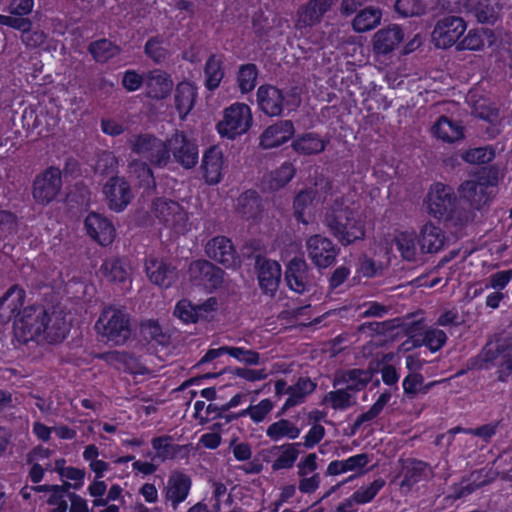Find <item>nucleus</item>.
<instances>
[{
  "instance_id": "de8ad7c7",
  "label": "nucleus",
  "mask_w": 512,
  "mask_h": 512,
  "mask_svg": "<svg viewBox=\"0 0 512 512\" xmlns=\"http://www.w3.org/2000/svg\"><path fill=\"white\" fill-rule=\"evenodd\" d=\"M267 436L272 440H278L281 437H288L289 439H295L300 434V429L296 427L289 420L281 419L277 422L272 423L266 431Z\"/></svg>"
},
{
  "instance_id": "f3484780",
  "label": "nucleus",
  "mask_w": 512,
  "mask_h": 512,
  "mask_svg": "<svg viewBox=\"0 0 512 512\" xmlns=\"http://www.w3.org/2000/svg\"><path fill=\"white\" fill-rule=\"evenodd\" d=\"M206 255L226 268L234 267L237 253L232 241L225 236H217L209 240L205 246Z\"/></svg>"
},
{
  "instance_id": "4d7b16f0",
  "label": "nucleus",
  "mask_w": 512,
  "mask_h": 512,
  "mask_svg": "<svg viewBox=\"0 0 512 512\" xmlns=\"http://www.w3.org/2000/svg\"><path fill=\"white\" fill-rule=\"evenodd\" d=\"M500 170L495 165H490L487 167L481 168V170L476 175V180L473 182L486 186L491 191L496 192V187L499 182Z\"/></svg>"
},
{
  "instance_id": "473e14b6",
  "label": "nucleus",
  "mask_w": 512,
  "mask_h": 512,
  "mask_svg": "<svg viewBox=\"0 0 512 512\" xmlns=\"http://www.w3.org/2000/svg\"><path fill=\"white\" fill-rule=\"evenodd\" d=\"M382 10L375 6H367L360 9L351 22L353 30L364 33L373 30L380 25Z\"/></svg>"
},
{
  "instance_id": "cd10ccee",
  "label": "nucleus",
  "mask_w": 512,
  "mask_h": 512,
  "mask_svg": "<svg viewBox=\"0 0 512 512\" xmlns=\"http://www.w3.org/2000/svg\"><path fill=\"white\" fill-rule=\"evenodd\" d=\"M496 35L489 28H476L468 31L467 35L457 43L456 50L480 51L487 43L488 46L494 45Z\"/></svg>"
},
{
  "instance_id": "37998d69",
  "label": "nucleus",
  "mask_w": 512,
  "mask_h": 512,
  "mask_svg": "<svg viewBox=\"0 0 512 512\" xmlns=\"http://www.w3.org/2000/svg\"><path fill=\"white\" fill-rule=\"evenodd\" d=\"M297 153L304 155L318 154L324 151L326 142L319 138L317 134L306 133L298 137L292 144Z\"/></svg>"
},
{
  "instance_id": "7c9ffc66",
  "label": "nucleus",
  "mask_w": 512,
  "mask_h": 512,
  "mask_svg": "<svg viewBox=\"0 0 512 512\" xmlns=\"http://www.w3.org/2000/svg\"><path fill=\"white\" fill-rule=\"evenodd\" d=\"M431 130L434 136L447 143H454L464 138L463 126L444 115L438 118Z\"/></svg>"
},
{
  "instance_id": "09e8293b",
  "label": "nucleus",
  "mask_w": 512,
  "mask_h": 512,
  "mask_svg": "<svg viewBox=\"0 0 512 512\" xmlns=\"http://www.w3.org/2000/svg\"><path fill=\"white\" fill-rule=\"evenodd\" d=\"M295 171L296 170L291 163L286 162L282 164L280 168L269 175L268 188L272 191H278L285 187L294 177Z\"/></svg>"
},
{
  "instance_id": "5fc2aeb1",
  "label": "nucleus",
  "mask_w": 512,
  "mask_h": 512,
  "mask_svg": "<svg viewBox=\"0 0 512 512\" xmlns=\"http://www.w3.org/2000/svg\"><path fill=\"white\" fill-rule=\"evenodd\" d=\"M461 158L470 164H486L495 158V150L491 146L472 148L466 150Z\"/></svg>"
},
{
  "instance_id": "bb28decb",
  "label": "nucleus",
  "mask_w": 512,
  "mask_h": 512,
  "mask_svg": "<svg viewBox=\"0 0 512 512\" xmlns=\"http://www.w3.org/2000/svg\"><path fill=\"white\" fill-rule=\"evenodd\" d=\"M460 192L470 206L480 210L490 203L495 196V191H491L486 186L479 185L473 180H467L460 185Z\"/></svg>"
},
{
  "instance_id": "b1692460",
  "label": "nucleus",
  "mask_w": 512,
  "mask_h": 512,
  "mask_svg": "<svg viewBox=\"0 0 512 512\" xmlns=\"http://www.w3.org/2000/svg\"><path fill=\"white\" fill-rule=\"evenodd\" d=\"M301 443H287L281 446H272L270 449L263 450V460L269 461L271 456H276L281 452L277 459L272 464L274 471L280 469H289L293 467L297 457L300 453L299 447Z\"/></svg>"
},
{
  "instance_id": "c756f323",
  "label": "nucleus",
  "mask_w": 512,
  "mask_h": 512,
  "mask_svg": "<svg viewBox=\"0 0 512 512\" xmlns=\"http://www.w3.org/2000/svg\"><path fill=\"white\" fill-rule=\"evenodd\" d=\"M466 8L482 24L493 25L500 17L501 8L492 0H469Z\"/></svg>"
},
{
  "instance_id": "c9c22d12",
  "label": "nucleus",
  "mask_w": 512,
  "mask_h": 512,
  "mask_svg": "<svg viewBox=\"0 0 512 512\" xmlns=\"http://www.w3.org/2000/svg\"><path fill=\"white\" fill-rule=\"evenodd\" d=\"M161 141V139L152 134H138L133 135L128 140V144L130 145L132 152L149 161L156 149L159 147Z\"/></svg>"
},
{
  "instance_id": "dca6fc26",
  "label": "nucleus",
  "mask_w": 512,
  "mask_h": 512,
  "mask_svg": "<svg viewBox=\"0 0 512 512\" xmlns=\"http://www.w3.org/2000/svg\"><path fill=\"white\" fill-rule=\"evenodd\" d=\"M334 4V0H309L297 11L296 27L306 28L319 24Z\"/></svg>"
},
{
  "instance_id": "ddd939ff",
  "label": "nucleus",
  "mask_w": 512,
  "mask_h": 512,
  "mask_svg": "<svg viewBox=\"0 0 512 512\" xmlns=\"http://www.w3.org/2000/svg\"><path fill=\"white\" fill-rule=\"evenodd\" d=\"M259 286L264 294L273 297L281 280V266L277 261L267 259L260 254L255 256Z\"/></svg>"
},
{
  "instance_id": "0e129e2a",
  "label": "nucleus",
  "mask_w": 512,
  "mask_h": 512,
  "mask_svg": "<svg viewBox=\"0 0 512 512\" xmlns=\"http://www.w3.org/2000/svg\"><path fill=\"white\" fill-rule=\"evenodd\" d=\"M170 436H161L156 437L152 440V446L157 451V457L161 459L172 458L176 452L177 448L173 444L168 443L171 441Z\"/></svg>"
},
{
  "instance_id": "39448f33",
  "label": "nucleus",
  "mask_w": 512,
  "mask_h": 512,
  "mask_svg": "<svg viewBox=\"0 0 512 512\" xmlns=\"http://www.w3.org/2000/svg\"><path fill=\"white\" fill-rule=\"evenodd\" d=\"M49 316L41 305H29L18 311L13 322L15 338L26 344L36 340L48 330Z\"/></svg>"
},
{
  "instance_id": "4be33fe9",
  "label": "nucleus",
  "mask_w": 512,
  "mask_h": 512,
  "mask_svg": "<svg viewBox=\"0 0 512 512\" xmlns=\"http://www.w3.org/2000/svg\"><path fill=\"white\" fill-rule=\"evenodd\" d=\"M145 85L148 97L162 100L171 94L174 82L167 72L155 69L145 74Z\"/></svg>"
},
{
  "instance_id": "1a4fd4ad",
  "label": "nucleus",
  "mask_w": 512,
  "mask_h": 512,
  "mask_svg": "<svg viewBox=\"0 0 512 512\" xmlns=\"http://www.w3.org/2000/svg\"><path fill=\"white\" fill-rule=\"evenodd\" d=\"M152 212L160 222L176 232H183L186 229L188 216L179 203L166 198H157L153 201Z\"/></svg>"
},
{
  "instance_id": "f704fd0d",
  "label": "nucleus",
  "mask_w": 512,
  "mask_h": 512,
  "mask_svg": "<svg viewBox=\"0 0 512 512\" xmlns=\"http://www.w3.org/2000/svg\"><path fill=\"white\" fill-rule=\"evenodd\" d=\"M445 234L441 228L426 223L420 231V247L425 253H437L445 244Z\"/></svg>"
},
{
  "instance_id": "49530a36",
  "label": "nucleus",
  "mask_w": 512,
  "mask_h": 512,
  "mask_svg": "<svg viewBox=\"0 0 512 512\" xmlns=\"http://www.w3.org/2000/svg\"><path fill=\"white\" fill-rule=\"evenodd\" d=\"M390 398V392L386 391L382 393L377 399V401L370 407V409L367 412L362 413L357 417V419L355 420L354 424L351 427V432L349 433V435H355V433L363 423L375 419L382 412L383 408L389 402Z\"/></svg>"
},
{
  "instance_id": "72a5a7b5",
  "label": "nucleus",
  "mask_w": 512,
  "mask_h": 512,
  "mask_svg": "<svg viewBox=\"0 0 512 512\" xmlns=\"http://www.w3.org/2000/svg\"><path fill=\"white\" fill-rule=\"evenodd\" d=\"M372 379V372L362 369H351L336 374L333 386L345 385L348 390L357 392L363 389Z\"/></svg>"
},
{
  "instance_id": "412c9836",
  "label": "nucleus",
  "mask_w": 512,
  "mask_h": 512,
  "mask_svg": "<svg viewBox=\"0 0 512 512\" xmlns=\"http://www.w3.org/2000/svg\"><path fill=\"white\" fill-rule=\"evenodd\" d=\"M404 33L400 26L389 25L378 30L372 37L373 51L376 54H389L403 41Z\"/></svg>"
},
{
  "instance_id": "4c0bfd02",
  "label": "nucleus",
  "mask_w": 512,
  "mask_h": 512,
  "mask_svg": "<svg viewBox=\"0 0 512 512\" xmlns=\"http://www.w3.org/2000/svg\"><path fill=\"white\" fill-rule=\"evenodd\" d=\"M174 98L178 113L186 116L194 106L196 90L189 82H180L176 86Z\"/></svg>"
},
{
  "instance_id": "9b49d317",
  "label": "nucleus",
  "mask_w": 512,
  "mask_h": 512,
  "mask_svg": "<svg viewBox=\"0 0 512 512\" xmlns=\"http://www.w3.org/2000/svg\"><path fill=\"white\" fill-rule=\"evenodd\" d=\"M306 251L308 257L319 269L332 265L339 253V249L329 238L318 234L307 239Z\"/></svg>"
},
{
  "instance_id": "680f3d73",
  "label": "nucleus",
  "mask_w": 512,
  "mask_h": 512,
  "mask_svg": "<svg viewBox=\"0 0 512 512\" xmlns=\"http://www.w3.org/2000/svg\"><path fill=\"white\" fill-rule=\"evenodd\" d=\"M395 244L401 256L408 261L416 258V245L414 239L407 234H400L395 238Z\"/></svg>"
},
{
  "instance_id": "5701e85b",
  "label": "nucleus",
  "mask_w": 512,
  "mask_h": 512,
  "mask_svg": "<svg viewBox=\"0 0 512 512\" xmlns=\"http://www.w3.org/2000/svg\"><path fill=\"white\" fill-rule=\"evenodd\" d=\"M291 120H281L264 130L260 137V146L264 149L278 147L287 142L294 134Z\"/></svg>"
},
{
  "instance_id": "f8f14e48",
  "label": "nucleus",
  "mask_w": 512,
  "mask_h": 512,
  "mask_svg": "<svg viewBox=\"0 0 512 512\" xmlns=\"http://www.w3.org/2000/svg\"><path fill=\"white\" fill-rule=\"evenodd\" d=\"M169 145L173 159L184 169H191L199 159L198 146L194 140L184 133L176 132L169 138Z\"/></svg>"
},
{
  "instance_id": "c03bdc74",
  "label": "nucleus",
  "mask_w": 512,
  "mask_h": 512,
  "mask_svg": "<svg viewBox=\"0 0 512 512\" xmlns=\"http://www.w3.org/2000/svg\"><path fill=\"white\" fill-rule=\"evenodd\" d=\"M260 207L261 199L254 190H246L237 199V211L246 218L256 217Z\"/></svg>"
},
{
  "instance_id": "e2e57ef3",
  "label": "nucleus",
  "mask_w": 512,
  "mask_h": 512,
  "mask_svg": "<svg viewBox=\"0 0 512 512\" xmlns=\"http://www.w3.org/2000/svg\"><path fill=\"white\" fill-rule=\"evenodd\" d=\"M174 315H176L185 323H195L200 317L196 306L192 305L187 300H181L177 303L174 310Z\"/></svg>"
},
{
  "instance_id": "2f4dec72",
  "label": "nucleus",
  "mask_w": 512,
  "mask_h": 512,
  "mask_svg": "<svg viewBox=\"0 0 512 512\" xmlns=\"http://www.w3.org/2000/svg\"><path fill=\"white\" fill-rule=\"evenodd\" d=\"M316 388V384L309 378L300 377L298 381L287 388L286 394L289 395L278 416L283 415L288 409L302 403L306 396L311 394Z\"/></svg>"
},
{
  "instance_id": "052dcab7",
  "label": "nucleus",
  "mask_w": 512,
  "mask_h": 512,
  "mask_svg": "<svg viewBox=\"0 0 512 512\" xmlns=\"http://www.w3.org/2000/svg\"><path fill=\"white\" fill-rule=\"evenodd\" d=\"M385 485L383 479L374 480L369 486L361 487L353 494V500L357 504H364L370 502Z\"/></svg>"
},
{
  "instance_id": "a211bd4d",
  "label": "nucleus",
  "mask_w": 512,
  "mask_h": 512,
  "mask_svg": "<svg viewBox=\"0 0 512 512\" xmlns=\"http://www.w3.org/2000/svg\"><path fill=\"white\" fill-rule=\"evenodd\" d=\"M26 291L18 284L12 285L0 298V323L7 324L15 320L18 311L24 308Z\"/></svg>"
},
{
  "instance_id": "0eeeda50",
  "label": "nucleus",
  "mask_w": 512,
  "mask_h": 512,
  "mask_svg": "<svg viewBox=\"0 0 512 512\" xmlns=\"http://www.w3.org/2000/svg\"><path fill=\"white\" fill-rule=\"evenodd\" d=\"M466 28L463 18L455 15L445 16L436 22L431 34L432 42L441 49L457 45Z\"/></svg>"
},
{
  "instance_id": "a18cd8bd",
  "label": "nucleus",
  "mask_w": 512,
  "mask_h": 512,
  "mask_svg": "<svg viewBox=\"0 0 512 512\" xmlns=\"http://www.w3.org/2000/svg\"><path fill=\"white\" fill-rule=\"evenodd\" d=\"M100 272L110 282H124L128 277V271L123 260L110 258L104 261Z\"/></svg>"
},
{
  "instance_id": "f257e3e1",
  "label": "nucleus",
  "mask_w": 512,
  "mask_h": 512,
  "mask_svg": "<svg viewBox=\"0 0 512 512\" xmlns=\"http://www.w3.org/2000/svg\"><path fill=\"white\" fill-rule=\"evenodd\" d=\"M323 223L343 246L365 238V226L357 211L338 200L325 212Z\"/></svg>"
},
{
  "instance_id": "bf43d9fd",
  "label": "nucleus",
  "mask_w": 512,
  "mask_h": 512,
  "mask_svg": "<svg viewBox=\"0 0 512 512\" xmlns=\"http://www.w3.org/2000/svg\"><path fill=\"white\" fill-rule=\"evenodd\" d=\"M403 325L404 322L401 318H395L383 322L363 323L358 327V331L364 333L366 330H371L377 334H384Z\"/></svg>"
},
{
  "instance_id": "6e6d98bb",
  "label": "nucleus",
  "mask_w": 512,
  "mask_h": 512,
  "mask_svg": "<svg viewBox=\"0 0 512 512\" xmlns=\"http://www.w3.org/2000/svg\"><path fill=\"white\" fill-rule=\"evenodd\" d=\"M402 327H404V330L408 335V339L404 341L401 346H406L407 344H411L410 347L426 345L425 332H422V321H414L409 324L404 323Z\"/></svg>"
},
{
  "instance_id": "7ed1b4c3",
  "label": "nucleus",
  "mask_w": 512,
  "mask_h": 512,
  "mask_svg": "<svg viewBox=\"0 0 512 512\" xmlns=\"http://www.w3.org/2000/svg\"><path fill=\"white\" fill-rule=\"evenodd\" d=\"M497 367L498 381L506 382L512 374V334H495L483 347L479 356L471 359L470 369Z\"/></svg>"
},
{
  "instance_id": "a19ab883",
  "label": "nucleus",
  "mask_w": 512,
  "mask_h": 512,
  "mask_svg": "<svg viewBox=\"0 0 512 512\" xmlns=\"http://www.w3.org/2000/svg\"><path fill=\"white\" fill-rule=\"evenodd\" d=\"M140 335L147 342H156L161 346H168L170 335L166 333L157 320L148 319L140 324Z\"/></svg>"
},
{
  "instance_id": "f03ea898",
  "label": "nucleus",
  "mask_w": 512,
  "mask_h": 512,
  "mask_svg": "<svg viewBox=\"0 0 512 512\" xmlns=\"http://www.w3.org/2000/svg\"><path fill=\"white\" fill-rule=\"evenodd\" d=\"M429 213L448 225L458 227L473 220V212L457 199L452 187L436 183L428 194Z\"/></svg>"
},
{
  "instance_id": "a878e982",
  "label": "nucleus",
  "mask_w": 512,
  "mask_h": 512,
  "mask_svg": "<svg viewBox=\"0 0 512 512\" xmlns=\"http://www.w3.org/2000/svg\"><path fill=\"white\" fill-rule=\"evenodd\" d=\"M146 273L152 283L164 288L170 287L177 279L175 267L157 259L146 262Z\"/></svg>"
},
{
  "instance_id": "e433bc0d",
  "label": "nucleus",
  "mask_w": 512,
  "mask_h": 512,
  "mask_svg": "<svg viewBox=\"0 0 512 512\" xmlns=\"http://www.w3.org/2000/svg\"><path fill=\"white\" fill-rule=\"evenodd\" d=\"M428 464L416 459H408L403 465L401 476L402 487H412L421 480L427 478Z\"/></svg>"
},
{
  "instance_id": "58836bf2",
  "label": "nucleus",
  "mask_w": 512,
  "mask_h": 512,
  "mask_svg": "<svg viewBox=\"0 0 512 512\" xmlns=\"http://www.w3.org/2000/svg\"><path fill=\"white\" fill-rule=\"evenodd\" d=\"M223 61L215 54H211L207 59L204 67L205 86L208 90L213 91L219 87L224 77Z\"/></svg>"
},
{
  "instance_id": "69168bd1",
  "label": "nucleus",
  "mask_w": 512,
  "mask_h": 512,
  "mask_svg": "<svg viewBox=\"0 0 512 512\" xmlns=\"http://www.w3.org/2000/svg\"><path fill=\"white\" fill-rule=\"evenodd\" d=\"M171 149L169 145V138L161 141L159 147L156 149L149 162L155 167H165L171 160Z\"/></svg>"
},
{
  "instance_id": "2eb2a0df",
  "label": "nucleus",
  "mask_w": 512,
  "mask_h": 512,
  "mask_svg": "<svg viewBox=\"0 0 512 512\" xmlns=\"http://www.w3.org/2000/svg\"><path fill=\"white\" fill-rule=\"evenodd\" d=\"M108 206L114 211H122L133 198L129 183L121 177L113 176L103 187Z\"/></svg>"
},
{
  "instance_id": "8fccbe9b",
  "label": "nucleus",
  "mask_w": 512,
  "mask_h": 512,
  "mask_svg": "<svg viewBox=\"0 0 512 512\" xmlns=\"http://www.w3.org/2000/svg\"><path fill=\"white\" fill-rule=\"evenodd\" d=\"M258 76L257 66L253 63L243 64L237 73V83L240 91L245 94L251 92L256 86Z\"/></svg>"
},
{
  "instance_id": "774afa93",
  "label": "nucleus",
  "mask_w": 512,
  "mask_h": 512,
  "mask_svg": "<svg viewBox=\"0 0 512 512\" xmlns=\"http://www.w3.org/2000/svg\"><path fill=\"white\" fill-rule=\"evenodd\" d=\"M422 382L424 378L420 373H410L403 380L404 393L413 399L418 393H420Z\"/></svg>"
},
{
  "instance_id": "393cba45",
  "label": "nucleus",
  "mask_w": 512,
  "mask_h": 512,
  "mask_svg": "<svg viewBox=\"0 0 512 512\" xmlns=\"http://www.w3.org/2000/svg\"><path fill=\"white\" fill-rule=\"evenodd\" d=\"M201 169L206 183L215 185L221 181L223 154L219 147L211 146L205 151L202 158Z\"/></svg>"
},
{
  "instance_id": "aec40b11",
  "label": "nucleus",
  "mask_w": 512,
  "mask_h": 512,
  "mask_svg": "<svg viewBox=\"0 0 512 512\" xmlns=\"http://www.w3.org/2000/svg\"><path fill=\"white\" fill-rule=\"evenodd\" d=\"M257 103L259 109L267 116L281 115L284 106V96L277 87L261 85L257 90Z\"/></svg>"
},
{
  "instance_id": "6ab92c4d",
  "label": "nucleus",
  "mask_w": 512,
  "mask_h": 512,
  "mask_svg": "<svg viewBox=\"0 0 512 512\" xmlns=\"http://www.w3.org/2000/svg\"><path fill=\"white\" fill-rule=\"evenodd\" d=\"M88 235L102 246L111 244L115 238V228L112 222L103 215L91 212L85 219Z\"/></svg>"
},
{
  "instance_id": "79ce46f5",
  "label": "nucleus",
  "mask_w": 512,
  "mask_h": 512,
  "mask_svg": "<svg viewBox=\"0 0 512 512\" xmlns=\"http://www.w3.org/2000/svg\"><path fill=\"white\" fill-rule=\"evenodd\" d=\"M88 51L96 62L105 63L120 54L121 48L110 40L103 38L91 42Z\"/></svg>"
},
{
  "instance_id": "338daca9",
  "label": "nucleus",
  "mask_w": 512,
  "mask_h": 512,
  "mask_svg": "<svg viewBox=\"0 0 512 512\" xmlns=\"http://www.w3.org/2000/svg\"><path fill=\"white\" fill-rule=\"evenodd\" d=\"M272 408V401L264 399L258 405L249 406L247 409L241 411V415H249L253 421L261 422Z\"/></svg>"
},
{
  "instance_id": "864d4df0",
  "label": "nucleus",
  "mask_w": 512,
  "mask_h": 512,
  "mask_svg": "<svg viewBox=\"0 0 512 512\" xmlns=\"http://www.w3.org/2000/svg\"><path fill=\"white\" fill-rule=\"evenodd\" d=\"M163 39L159 36L148 39L144 46V53L155 64H162L170 56L169 51L162 46Z\"/></svg>"
},
{
  "instance_id": "c85d7f7f",
  "label": "nucleus",
  "mask_w": 512,
  "mask_h": 512,
  "mask_svg": "<svg viewBox=\"0 0 512 512\" xmlns=\"http://www.w3.org/2000/svg\"><path fill=\"white\" fill-rule=\"evenodd\" d=\"M191 487V479L184 473L174 472L168 480L166 487V499L171 501L174 510L178 504L184 501Z\"/></svg>"
},
{
  "instance_id": "20e7f679",
  "label": "nucleus",
  "mask_w": 512,
  "mask_h": 512,
  "mask_svg": "<svg viewBox=\"0 0 512 512\" xmlns=\"http://www.w3.org/2000/svg\"><path fill=\"white\" fill-rule=\"evenodd\" d=\"M95 330L106 342L123 345L132 335L130 315L122 308L106 307L95 323Z\"/></svg>"
},
{
  "instance_id": "9d476101",
  "label": "nucleus",
  "mask_w": 512,
  "mask_h": 512,
  "mask_svg": "<svg viewBox=\"0 0 512 512\" xmlns=\"http://www.w3.org/2000/svg\"><path fill=\"white\" fill-rule=\"evenodd\" d=\"M284 277L289 289L298 294L309 292L316 285L308 264L300 257H294L288 262Z\"/></svg>"
},
{
  "instance_id": "13d9d810",
  "label": "nucleus",
  "mask_w": 512,
  "mask_h": 512,
  "mask_svg": "<svg viewBox=\"0 0 512 512\" xmlns=\"http://www.w3.org/2000/svg\"><path fill=\"white\" fill-rule=\"evenodd\" d=\"M394 8L403 17L419 16L426 11V6L420 0H397Z\"/></svg>"
},
{
  "instance_id": "3c124183",
  "label": "nucleus",
  "mask_w": 512,
  "mask_h": 512,
  "mask_svg": "<svg viewBox=\"0 0 512 512\" xmlns=\"http://www.w3.org/2000/svg\"><path fill=\"white\" fill-rule=\"evenodd\" d=\"M316 197V191L314 189L301 190L293 201V215L299 222L308 224V220L305 218V210L312 204Z\"/></svg>"
},
{
  "instance_id": "4468645a",
  "label": "nucleus",
  "mask_w": 512,
  "mask_h": 512,
  "mask_svg": "<svg viewBox=\"0 0 512 512\" xmlns=\"http://www.w3.org/2000/svg\"><path fill=\"white\" fill-rule=\"evenodd\" d=\"M189 276L198 285L216 289L223 283L224 271L207 260H196L189 266Z\"/></svg>"
},
{
  "instance_id": "6e6552de",
  "label": "nucleus",
  "mask_w": 512,
  "mask_h": 512,
  "mask_svg": "<svg viewBox=\"0 0 512 512\" xmlns=\"http://www.w3.org/2000/svg\"><path fill=\"white\" fill-rule=\"evenodd\" d=\"M61 170L51 166L36 176L33 182V198L42 205L49 204L59 194L62 187Z\"/></svg>"
},
{
  "instance_id": "ea45409f",
  "label": "nucleus",
  "mask_w": 512,
  "mask_h": 512,
  "mask_svg": "<svg viewBox=\"0 0 512 512\" xmlns=\"http://www.w3.org/2000/svg\"><path fill=\"white\" fill-rule=\"evenodd\" d=\"M129 171L139 180V186L144 188V192L149 195L155 191V177L147 162L133 160L129 164Z\"/></svg>"
},
{
  "instance_id": "603ef678",
  "label": "nucleus",
  "mask_w": 512,
  "mask_h": 512,
  "mask_svg": "<svg viewBox=\"0 0 512 512\" xmlns=\"http://www.w3.org/2000/svg\"><path fill=\"white\" fill-rule=\"evenodd\" d=\"M325 401L331 403V406L335 410H345L356 403V400L351 390L344 388L331 391L325 396Z\"/></svg>"
},
{
  "instance_id": "423d86ee",
  "label": "nucleus",
  "mask_w": 512,
  "mask_h": 512,
  "mask_svg": "<svg viewBox=\"0 0 512 512\" xmlns=\"http://www.w3.org/2000/svg\"><path fill=\"white\" fill-rule=\"evenodd\" d=\"M252 124L250 107L243 103L233 104L224 111L223 120L217 124L221 135L229 139L246 133Z\"/></svg>"
}]
</instances>
